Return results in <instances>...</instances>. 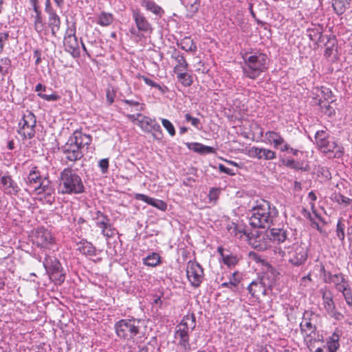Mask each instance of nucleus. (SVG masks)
Instances as JSON below:
<instances>
[{"label":"nucleus","mask_w":352,"mask_h":352,"mask_svg":"<svg viewBox=\"0 0 352 352\" xmlns=\"http://www.w3.org/2000/svg\"><path fill=\"white\" fill-rule=\"evenodd\" d=\"M248 154L253 158L257 160H273L276 158V153L272 149L252 146L249 149Z\"/></svg>","instance_id":"nucleus-19"},{"label":"nucleus","mask_w":352,"mask_h":352,"mask_svg":"<svg viewBox=\"0 0 352 352\" xmlns=\"http://www.w3.org/2000/svg\"><path fill=\"white\" fill-rule=\"evenodd\" d=\"M346 278H345V276L342 274V273L335 274L333 280H332V283L334 284L335 287L338 286L339 284L342 283L343 281H344Z\"/></svg>","instance_id":"nucleus-53"},{"label":"nucleus","mask_w":352,"mask_h":352,"mask_svg":"<svg viewBox=\"0 0 352 352\" xmlns=\"http://www.w3.org/2000/svg\"><path fill=\"white\" fill-rule=\"evenodd\" d=\"M241 277L238 272H234L232 273V276L230 278L229 281L231 283V285L235 288L236 291L238 290V286L239 283L241 282Z\"/></svg>","instance_id":"nucleus-42"},{"label":"nucleus","mask_w":352,"mask_h":352,"mask_svg":"<svg viewBox=\"0 0 352 352\" xmlns=\"http://www.w3.org/2000/svg\"><path fill=\"white\" fill-rule=\"evenodd\" d=\"M0 188L6 195L16 196L21 191L19 184L9 175L0 177Z\"/></svg>","instance_id":"nucleus-16"},{"label":"nucleus","mask_w":352,"mask_h":352,"mask_svg":"<svg viewBox=\"0 0 352 352\" xmlns=\"http://www.w3.org/2000/svg\"><path fill=\"white\" fill-rule=\"evenodd\" d=\"M91 142L92 137L90 135L76 130L61 147V151L67 161L75 162L83 157L82 149L85 147L88 148Z\"/></svg>","instance_id":"nucleus-1"},{"label":"nucleus","mask_w":352,"mask_h":352,"mask_svg":"<svg viewBox=\"0 0 352 352\" xmlns=\"http://www.w3.org/2000/svg\"><path fill=\"white\" fill-rule=\"evenodd\" d=\"M138 199L142 200L151 206H154V199L151 197H148L146 195L139 194L137 195Z\"/></svg>","instance_id":"nucleus-58"},{"label":"nucleus","mask_w":352,"mask_h":352,"mask_svg":"<svg viewBox=\"0 0 352 352\" xmlns=\"http://www.w3.org/2000/svg\"><path fill=\"white\" fill-rule=\"evenodd\" d=\"M219 170L221 173H226V174H228L229 175H234V173L233 172V170L232 169L225 166L223 164H219Z\"/></svg>","instance_id":"nucleus-60"},{"label":"nucleus","mask_w":352,"mask_h":352,"mask_svg":"<svg viewBox=\"0 0 352 352\" xmlns=\"http://www.w3.org/2000/svg\"><path fill=\"white\" fill-rule=\"evenodd\" d=\"M38 96L41 98L45 100H47V101H57L58 100L60 99V96H58V94H56L55 93H53L52 94H45L38 93Z\"/></svg>","instance_id":"nucleus-45"},{"label":"nucleus","mask_w":352,"mask_h":352,"mask_svg":"<svg viewBox=\"0 0 352 352\" xmlns=\"http://www.w3.org/2000/svg\"><path fill=\"white\" fill-rule=\"evenodd\" d=\"M113 21V16L111 14L102 13L98 18V23L102 26H107Z\"/></svg>","instance_id":"nucleus-38"},{"label":"nucleus","mask_w":352,"mask_h":352,"mask_svg":"<svg viewBox=\"0 0 352 352\" xmlns=\"http://www.w3.org/2000/svg\"><path fill=\"white\" fill-rule=\"evenodd\" d=\"M168 53L170 54V58L174 61L173 72H182L183 70H188V63H187L184 55L176 49L173 48Z\"/></svg>","instance_id":"nucleus-21"},{"label":"nucleus","mask_w":352,"mask_h":352,"mask_svg":"<svg viewBox=\"0 0 352 352\" xmlns=\"http://www.w3.org/2000/svg\"><path fill=\"white\" fill-rule=\"evenodd\" d=\"M187 147L193 151L194 152L201 153V151L202 150L203 144L198 142H191V143H186Z\"/></svg>","instance_id":"nucleus-48"},{"label":"nucleus","mask_w":352,"mask_h":352,"mask_svg":"<svg viewBox=\"0 0 352 352\" xmlns=\"http://www.w3.org/2000/svg\"><path fill=\"white\" fill-rule=\"evenodd\" d=\"M277 215L275 206L268 201L260 199L252 208L249 222L254 228H269Z\"/></svg>","instance_id":"nucleus-2"},{"label":"nucleus","mask_w":352,"mask_h":352,"mask_svg":"<svg viewBox=\"0 0 352 352\" xmlns=\"http://www.w3.org/2000/svg\"><path fill=\"white\" fill-rule=\"evenodd\" d=\"M177 76L178 82H179L184 87H190L192 82L193 79L192 75L187 72V70L182 72H174Z\"/></svg>","instance_id":"nucleus-30"},{"label":"nucleus","mask_w":352,"mask_h":352,"mask_svg":"<svg viewBox=\"0 0 352 352\" xmlns=\"http://www.w3.org/2000/svg\"><path fill=\"white\" fill-rule=\"evenodd\" d=\"M34 243L39 247L45 248L53 242L51 232L43 227L36 230L33 236Z\"/></svg>","instance_id":"nucleus-18"},{"label":"nucleus","mask_w":352,"mask_h":352,"mask_svg":"<svg viewBox=\"0 0 352 352\" xmlns=\"http://www.w3.org/2000/svg\"><path fill=\"white\" fill-rule=\"evenodd\" d=\"M92 219L96 221V226L101 230L103 236L111 238L115 235L116 229L113 227L107 215L100 210H96L92 213Z\"/></svg>","instance_id":"nucleus-11"},{"label":"nucleus","mask_w":352,"mask_h":352,"mask_svg":"<svg viewBox=\"0 0 352 352\" xmlns=\"http://www.w3.org/2000/svg\"><path fill=\"white\" fill-rule=\"evenodd\" d=\"M285 248H291L288 252L289 254V262L294 265L300 266L307 259V248L305 245L294 243L292 246L285 245Z\"/></svg>","instance_id":"nucleus-14"},{"label":"nucleus","mask_w":352,"mask_h":352,"mask_svg":"<svg viewBox=\"0 0 352 352\" xmlns=\"http://www.w3.org/2000/svg\"><path fill=\"white\" fill-rule=\"evenodd\" d=\"M133 15L139 30L147 32L151 30L150 25L139 12L133 11Z\"/></svg>","instance_id":"nucleus-29"},{"label":"nucleus","mask_w":352,"mask_h":352,"mask_svg":"<svg viewBox=\"0 0 352 352\" xmlns=\"http://www.w3.org/2000/svg\"><path fill=\"white\" fill-rule=\"evenodd\" d=\"M264 136L268 144L272 145L274 148L279 149L280 152H286L289 148V144L286 142L279 132L267 131Z\"/></svg>","instance_id":"nucleus-15"},{"label":"nucleus","mask_w":352,"mask_h":352,"mask_svg":"<svg viewBox=\"0 0 352 352\" xmlns=\"http://www.w3.org/2000/svg\"><path fill=\"white\" fill-rule=\"evenodd\" d=\"M155 208L162 211H165L167 208V204L162 200L155 199Z\"/></svg>","instance_id":"nucleus-59"},{"label":"nucleus","mask_w":352,"mask_h":352,"mask_svg":"<svg viewBox=\"0 0 352 352\" xmlns=\"http://www.w3.org/2000/svg\"><path fill=\"white\" fill-rule=\"evenodd\" d=\"M185 120L187 122H189L191 123V124L195 126L197 129H199V126L200 124V120L197 118H193L190 116V113L185 114Z\"/></svg>","instance_id":"nucleus-52"},{"label":"nucleus","mask_w":352,"mask_h":352,"mask_svg":"<svg viewBox=\"0 0 352 352\" xmlns=\"http://www.w3.org/2000/svg\"><path fill=\"white\" fill-rule=\"evenodd\" d=\"M248 290L252 297L258 298L261 295H266V288L262 281H252L248 287Z\"/></svg>","instance_id":"nucleus-22"},{"label":"nucleus","mask_w":352,"mask_h":352,"mask_svg":"<svg viewBox=\"0 0 352 352\" xmlns=\"http://www.w3.org/2000/svg\"><path fill=\"white\" fill-rule=\"evenodd\" d=\"M186 275L191 285L198 287L204 280V270L197 261H189L186 266Z\"/></svg>","instance_id":"nucleus-13"},{"label":"nucleus","mask_w":352,"mask_h":352,"mask_svg":"<svg viewBox=\"0 0 352 352\" xmlns=\"http://www.w3.org/2000/svg\"><path fill=\"white\" fill-rule=\"evenodd\" d=\"M36 123V120L34 113L27 111L19 122L18 133L23 139L32 138L35 135Z\"/></svg>","instance_id":"nucleus-10"},{"label":"nucleus","mask_w":352,"mask_h":352,"mask_svg":"<svg viewBox=\"0 0 352 352\" xmlns=\"http://www.w3.org/2000/svg\"><path fill=\"white\" fill-rule=\"evenodd\" d=\"M221 192V189L219 188H212L210 190L208 193V198L210 201H216Z\"/></svg>","instance_id":"nucleus-44"},{"label":"nucleus","mask_w":352,"mask_h":352,"mask_svg":"<svg viewBox=\"0 0 352 352\" xmlns=\"http://www.w3.org/2000/svg\"><path fill=\"white\" fill-rule=\"evenodd\" d=\"M350 287V284L346 278L344 281H343L342 283L339 284L338 286L336 287V289L338 292L342 293L344 291L347 290Z\"/></svg>","instance_id":"nucleus-56"},{"label":"nucleus","mask_w":352,"mask_h":352,"mask_svg":"<svg viewBox=\"0 0 352 352\" xmlns=\"http://www.w3.org/2000/svg\"><path fill=\"white\" fill-rule=\"evenodd\" d=\"M43 266L50 274L53 272L58 273L59 271L62 270L61 264L56 258H54V261H50L48 258H45L43 262Z\"/></svg>","instance_id":"nucleus-31"},{"label":"nucleus","mask_w":352,"mask_h":352,"mask_svg":"<svg viewBox=\"0 0 352 352\" xmlns=\"http://www.w3.org/2000/svg\"><path fill=\"white\" fill-rule=\"evenodd\" d=\"M332 199L339 204H344V206H350L352 208V199L340 193L335 194Z\"/></svg>","instance_id":"nucleus-37"},{"label":"nucleus","mask_w":352,"mask_h":352,"mask_svg":"<svg viewBox=\"0 0 352 352\" xmlns=\"http://www.w3.org/2000/svg\"><path fill=\"white\" fill-rule=\"evenodd\" d=\"M242 58L244 63L242 67L243 76L250 79L255 80L268 68V58L265 54L245 52Z\"/></svg>","instance_id":"nucleus-3"},{"label":"nucleus","mask_w":352,"mask_h":352,"mask_svg":"<svg viewBox=\"0 0 352 352\" xmlns=\"http://www.w3.org/2000/svg\"><path fill=\"white\" fill-rule=\"evenodd\" d=\"M339 339L340 336L336 332L329 338L326 344L328 352H337L340 348Z\"/></svg>","instance_id":"nucleus-32"},{"label":"nucleus","mask_w":352,"mask_h":352,"mask_svg":"<svg viewBox=\"0 0 352 352\" xmlns=\"http://www.w3.org/2000/svg\"><path fill=\"white\" fill-rule=\"evenodd\" d=\"M332 103H329L328 102H324L321 99L317 102V105H318L320 108V110L322 113H324L328 117H332L335 115L336 111L334 108L331 106Z\"/></svg>","instance_id":"nucleus-34"},{"label":"nucleus","mask_w":352,"mask_h":352,"mask_svg":"<svg viewBox=\"0 0 352 352\" xmlns=\"http://www.w3.org/2000/svg\"><path fill=\"white\" fill-rule=\"evenodd\" d=\"M64 47L67 52L70 53L74 58L80 55V47L78 38L76 36V25L74 23L69 27L64 37Z\"/></svg>","instance_id":"nucleus-12"},{"label":"nucleus","mask_w":352,"mask_h":352,"mask_svg":"<svg viewBox=\"0 0 352 352\" xmlns=\"http://www.w3.org/2000/svg\"><path fill=\"white\" fill-rule=\"evenodd\" d=\"M50 278L54 280L56 284L60 285L65 280V274L63 273L62 270L58 273L53 272L50 274Z\"/></svg>","instance_id":"nucleus-40"},{"label":"nucleus","mask_w":352,"mask_h":352,"mask_svg":"<svg viewBox=\"0 0 352 352\" xmlns=\"http://www.w3.org/2000/svg\"><path fill=\"white\" fill-rule=\"evenodd\" d=\"M8 32H0V54L3 52V46L8 41Z\"/></svg>","instance_id":"nucleus-54"},{"label":"nucleus","mask_w":352,"mask_h":352,"mask_svg":"<svg viewBox=\"0 0 352 352\" xmlns=\"http://www.w3.org/2000/svg\"><path fill=\"white\" fill-rule=\"evenodd\" d=\"M186 52H195L197 47L193 40L190 36H186L178 44Z\"/></svg>","instance_id":"nucleus-33"},{"label":"nucleus","mask_w":352,"mask_h":352,"mask_svg":"<svg viewBox=\"0 0 352 352\" xmlns=\"http://www.w3.org/2000/svg\"><path fill=\"white\" fill-rule=\"evenodd\" d=\"M215 153V148L212 146H205L203 145L202 150L201 151V154H206V153Z\"/></svg>","instance_id":"nucleus-62"},{"label":"nucleus","mask_w":352,"mask_h":352,"mask_svg":"<svg viewBox=\"0 0 352 352\" xmlns=\"http://www.w3.org/2000/svg\"><path fill=\"white\" fill-rule=\"evenodd\" d=\"M143 263L146 265L154 267V252H152L151 254L144 258L143 259Z\"/></svg>","instance_id":"nucleus-57"},{"label":"nucleus","mask_w":352,"mask_h":352,"mask_svg":"<svg viewBox=\"0 0 352 352\" xmlns=\"http://www.w3.org/2000/svg\"><path fill=\"white\" fill-rule=\"evenodd\" d=\"M316 316L314 313L310 311H305L303 313L300 328L305 341L307 342L312 343L321 340L322 336L317 331V327L313 322Z\"/></svg>","instance_id":"nucleus-7"},{"label":"nucleus","mask_w":352,"mask_h":352,"mask_svg":"<svg viewBox=\"0 0 352 352\" xmlns=\"http://www.w3.org/2000/svg\"><path fill=\"white\" fill-rule=\"evenodd\" d=\"M162 123L163 126L167 130L170 135L174 136L175 135V129L173 124L167 119H162Z\"/></svg>","instance_id":"nucleus-43"},{"label":"nucleus","mask_w":352,"mask_h":352,"mask_svg":"<svg viewBox=\"0 0 352 352\" xmlns=\"http://www.w3.org/2000/svg\"><path fill=\"white\" fill-rule=\"evenodd\" d=\"M116 93L113 87H109L106 90V98L109 104H111L114 101Z\"/></svg>","instance_id":"nucleus-49"},{"label":"nucleus","mask_w":352,"mask_h":352,"mask_svg":"<svg viewBox=\"0 0 352 352\" xmlns=\"http://www.w3.org/2000/svg\"><path fill=\"white\" fill-rule=\"evenodd\" d=\"M350 0H333V8L335 12L338 14H342L346 10V6L349 4Z\"/></svg>","instance_id":"nucleus-35"},{"label":"nucleus","mask_w":352,"mask_h":352,"mask_svg":"<svg viewBox=\"0 0 352 352\" xmlns=\"http://www.w3.org/2000/svg\"><path fill=\"white\" fill-rule=\"evenodd\" d=\"M313 94L314 96L313 100L315 104H317L320 99L329 103H333L336 101L335 96L333 94L331 89L327 87H316Z\"/></svg>","instance_id":"nucleus-20"},{"label":"nucleus","mask_w":352,"mask_h":352,"mask_svg":"<svg viewBox=\"0 0 352 352\" xmlns=\"http://www.w3.org/2000/svg\"><path fill=\"white\" fill-rule=\"evenodd\" d=\"M271 241L276 244L289 243L287 231L284 228H273L269 231V234L258 236L259 244L255 247L260 250H266L270 247Z\"/></svg>","instance_id":"nucleus-9"},{"label":"nucleus","mask_w":352,"mask_h":352,"mask_svg":"<svg viewBox=\"0 0 352 352\" xmlns=\"http://www.w3.org/2000/svg\"><path fill=\"white\" fill-rule=\"evenodd\" d=\"M155 89H157L162 95H165L168 91L167 87L164 85H160L157 83H155Z\"/></svg>","instance_id":"nucleus-64"},{"label":"nucleus","mask_w":352,"mask_h":352,"mask_svg":"<svg viewBox=\"0 0 352 352\" xmlns=\"http://www.w3.org/2000/svg\"><path fill=\"white\" fill-rule=\"evenodd\" d=\"M167 299L168 297H165L164 294H162V295L158 296L157 298H155V305L160 307L162 309L167 307L169 305Z\"/></svg>","instance_id":"nucleus-41"},{"label":"nucleus","mask_w":352,"mask_h":352,"mask_svg":"<svg viewBox=\"0 0 352 352\" xmlns=\"http://www.w3.org/2000/svg\"><path fill=\"white\" fill-rule=\"evenodd\" d=\"M84 191L80 177L72 168L63 169L59 177L58 192L60 194H79Z\"/></svg>","instance_id":"nucleus-4"},{"label":"nucleus","mask_w":352,"mask_h":352,"mask_svg":"<svg viewBox=\"0 0 352 352\" xmlns=\"http://www.w3.org/2000/svg\"><path fill=\"white\" fill-rule=\"evenodd\" d=\"M322 305L329 315L336 314V305L331 292H322Z\"/></svg>","instance_id":"nucleus-23"},{"label":"nucleus","mask_w":352,"mask_h":352,"mask_svg":"<svg viewBox=\"0 0 352 352\" xmlns=\"http://www.w3.org/2000/svg\"><path fill=\"white\" fill-rule=\"evenodd\" d=\"M346 303L349 306L352 307V289L351 287L347 290L344 291L342 293Z\"/></svg>","instance_id":"nucleus-47"},{"label":"nucleus","mask_w":352,"mask_h":352,"mask_svg":"<svg viewBox=\"0 0 352 352\" xmlns=\"http://www.w3.org/2000/svg\"><path fill=\"white\" fill-rule=\"evenodd\" d=\"M34 190L38 195L44 194L47 201L50 204L55 199V190L52 182L47 177H43L38 185L34 186Z\"/></svg>","instance_id":"nucleus-17"},{"label":"nucleus","mask_w":352,"mask_h":352,"mask_svg":"<svg viewBox=\"0 0 352 352\" xmlns=\"http://www.w3.org/2000/svg\"><path fill=\"white\" fill-rule=\"evenodd\" d=\"M43 178V177H41L38 168L36 166H33L27 177V183L34 188V186H38Z\"/></svg>","instance_id":"nucleus-27"},{"label":"nucleus","mask_w":352,"mask_h":352,"mask_svg":"<svg viewBox=\"0 0 352 352\" xmlns=\"http://www.w3.org/2000/svg\"><path fill=\"white\" fill-rule=\"evenodd\" d=\"M334 51H336L334 46L327 47L324 51V56L327 58L330 59V60L333 61L336 57Z\"/></svg>","instance_id":"nucleus-50"},{"label":"nucleus","mask_w":352,"mask_h":352,"mask_svg":"<svg viewBox=\"0 0 352 352\" xmlns=\"http://www.w3.org/2000/svg\"><path fill=\"white\" fill-rule=\"evenodd\" d=\"M314 138L315 144L321 152L326 154L335 153L334 157L337 158L342 156L344 148L337 143L336 138L330 135L327 129L316 131Z\"/></svg>","instance_id":"nucleus-5"},{"label":"nucleus","mask_w":352,"mask_h":352,"mask_svg":"<svg viewBox=\"0 0 352 352\" xmlns=\"http://www.w3.org/2000/svg\"><path fill=\"white\" fill-rule=\"evenodd\" d=\"M196 327V317L194 314L184 316L181 322L176 326L175 338L179 340V345L188 347L189 341V332L192 331Z\"/></svg>","instance_id":"nucleus-8"},{"label":"nucleus","mask_w":352,"mask_h":352,"mask_svg":"<svg viewBox=\"0 0 352 352\" xmlns=\"http://www.w3.org/2000/svg\"><path fill=\"white\" fill-rule=\"evenodd\" d=\"M78 250L83 254L88 256L96 255V248L93 244L87 241H81L77 243Z\"/></svg>","instance_id":"nucleus-28"},{"label":"nucleus","mask_w":352,"mask_h":352,"mask_svg":"<svg viewBox=\"0 0 352 352\" xmlns=\"http://www.w3.org/2000/svg\"><path fill=\"white\" fill-rule=\"evenodd\" d=\"M98 166L101 169L102 173H106L109 168V160L108 159H102L98 162Z\"/></svg>","instance_id":"nucleus-55"},{"label":"nucleus","mask_w":352,"mask_h":352,"mask_svg":"<svg viewBox=\"0 0 352 352\" xmlns=\"http://www.w3.org/2000/svg\"><path fill=\"white\" fill-rule=\"evenodd\" d=\"M144 322L137 319H122L115 324V330L120 339L130 340L140 333Z\"/></svg>","instance_id":"nucleus-6"},{"label":"nucleus","mask_w":352,"mask_h":352,"mask_svg":"<svg viewBox=\"0 0 352 352\" xmlns=\"http://www.w3.org/2000/svg\"><path fill=\"white\" fill-rule=\"evenodd\" d=\"M227 229L230 234L234 235L238 239H241L243 236L248 234L243 225L236 224L233 222L228 225Z\"/></svg>","instance_id":"nucleus-24"},{"label":"nucleus","mask_w":352,"mask_h":352,"mask_svg":"<svg viewBox=\"0 0 352 352\" xmlns=\"http://www.w3.org/2000/svg\"><path fill=\"white\" fill-rule=\"evenodd\" d=\"M307 213V215H305L309 221L311 226L314 228H316L318 231H321V228L319 225V223L316 221L315 218L310 214L309 212L305 211Z\"/></svg>","instance_id":"nucleus-51"},{"label":"nucleus","mask_w":352,"mask_h":352,"mask_svg":"<svg viewBox=\"0 0 352 352\" xmlns=\"http://www.w3.org/2000/svg\"><path fill=\"white\" fill-rule=\"evenodd\" d=\"M34 57L36 58L35 64L38 65L41 62V52L38 50L34 51Z\"/></svg>","instance_id":"nucleus-63"},{"label":"nucleus","mask_w":352,"mask_h":352,"mask_svg":"<svg viewBox=\"0 0 352 352\" xmlns=\"http://www.w3.org/2000/svg\"><path fill=\"white\" fill-rule=\"evenodd\" d=\"M283 162L285 166H286L287 167H288L291 169H294L295 170H306L305 168H304L302 166V164L299 162L296 161L293 158H287V160H283Z\"/></svg>","instance_id":"nucleus-36"},{"label":"nucleus","mask_w":352,"mask_h":352,"mask_svg":"<svg viewBox=\"0 0 352 352\" xmlns=\"http://www.w3.org/2000/svg\"><path fill=\"white\" fill-rule=\"evenodd\" d=\"M142 6L146 8V10L151 11L152 12H154V3L153 2H151L149 1L144 0L142 1Z\"/></svg>","instance_id":"nucleus-61"},{"label":"nucleus","mask_w":352,"mask_h":352,"mask_svg":"<svg viewBox=\"0 0 352 352\" xmlns=\"http://www.w3.org/2000/svg\"><path fill=\"white\" fill-rule=\"evenodd\" d=\"M344 228L345 226L342 223V220H338L336 225V236L342 242H344L345 237Z\"/></svg>","instance_id":"nucleus-39"},{"label":"nucleus","mask_w":352,"mask_h":352,"mask_svg":"<svg viewBox=\"0 0 352 352\" xmlns=\"http://www.w3.org/2000/svg\"><path fill=\"white\" fill-rule=\"evenodd\" d=\"M48 25L51 29L52 34L56 36L57 32L60 30V19L56 12H51L48 14Z\"/></svg>","instance_id":"nucleus-26"},{"label":"nucleus","mask_w":352,"mask_h":352,"mask_svg":"<svg viewBox=\"0 0 352 352\" xmlns=\"http://www.w3.org/2000/svg\"><path fill=\"white\" fill-rule=\"evenodd\" d=\"M122 102L129 104L131 107L134 109L135 111H140L142 109V107L139 101L133 100H123Z\"/></svg>","instance_id":"nucleus-46"},{"label":"nucleus","mask_w":352,"mask_h":352,"mask_svg":"<svg viewBox=\"0 0 352 352\" xmlns=\"http://www.w3.org/2000/svg\"><path fill=\"white\" fill-rule=\"evenodd\" d=\"M217 252L221 255L223 263L228 267H231L235 266L238 263L239 258L237 256L232 254H225L222 247H219Z\"/></svg>","instance_id":"nucleus-25"}]
</instances>
